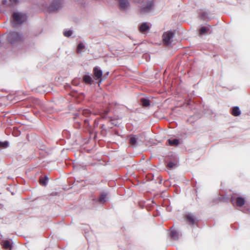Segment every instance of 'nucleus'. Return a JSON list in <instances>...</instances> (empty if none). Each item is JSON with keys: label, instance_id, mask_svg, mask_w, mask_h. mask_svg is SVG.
<instances>
[{"label": "nucleus", "instance_id": "obj_1", "mask_svg": "<svg viewBox=\"0 0 250 250\" xmlns=\"http://www.w3.org/2000/svg\"><path fill=\"white\" fill-rule=\"evenodd\" d=\"M14 20L12 22L13 26L16 27L17 25L21 24L25 22L27 19V15L21 12H14L13 14Z\"/></svg>", "mask_w": 250, "mask_h": 250}, {"label": "nucleus", "instance_id": "obj_2", "mask_svg": "<svg viewBox=\"0 0 250 250\" xmlns=\"http://www.w3.org/2000/svg\"><path fill=\"white\" fill-rule=\"evenodd\" d=\"M138 2L144 4L141 7L140 13L144 14L149 12L153 6V0H139Z\"/></svg>", "mask_w": 250, "mask_h": 250}, {"label": "nucleus", "instance_id": "obj_3", "mask_svg": "<svg viewBox=\"0 0 250 250\" xmlns=\"http://www.w3.org/2000/svg\"><path fill=\"white\" fill-rule=\"evenodd\" d=\"M22 38V34L16 31L10 32L7 36V40L11 44L21 41Z\"/></svg>", "mask_w": 250, "mask_h": 250}, {"label": "nucleus", "instance_id": "obj_4", "mask_svg": "<svg viewBox=\"0 0 250 250\" xmlns=\"http://www.w3.org/2000/svg\"><path fill=\"white\" fill-rule=\"evenodd\" d=\"M174 34L172 31L164 32L163 35V42L167 46L171 45Z\"/></svg>", "mask_w": 250, "mask_h": 250}, {"label": "nucleus", "instance_id": "obj_5", "mask_svg": "<svg viewBox=\"0 0 250 250\" xmlns=\"http://www.w3.org/2000/svg\"><path fill=\"white\" fill-rule=\"evenodd\" d=\"M61 7V3L59 0H54L48 7L49 12H54Z\"/></svg>", "mask_w": 250, "mask_h": 250}, {"label": "nucleus", "instance_id": "obj_6", "mask_svg": "<svg viewBox=\"0 0 250 250\" xmlns=\"http://www.w3.org/2000/svg\"><path fill=\"white\" fill-rule=\"evenodd\" d=\"M119 6L121 10H125L129 6L128 0H119Z\"/></svg>", "mask_w": 250, "mask_h": 250}, {"label": "nucleus", "instance_id": "obj_7", "mask_svg": "<svg viewBox=\"0 0 250 250\" xmlns=\"http://www.w3.org/2000/svg\"><path fill=\"white\" fill-rule=\"evenodd\" d=\"M93 73L96 79H100L103 75L102 70L99 69L97 67H95L93 69Z\"/></svg>", "mask_w": 250, "mask_h": 250}, {"label": "nucleus", "instance_id": "obj_8", "mask_svg": "<svg viewBox=\"0 0 250 250\" xmlns=\"http://www.w3.org/2000/svg\"><path fill=\"white\" fill-rule=\"evenodd\" d=\"M137 138L136 137V136L131 135L129 136V143L131 146H137Z\"/></svg>", "mask_w": 250, "mask_h": 250}, {"label": "nucleus", "instance_id": "obj_9", "mask_svg": "<svg viewBox=\"0 0 250 250\" xmlns=\"http://www.w3.org/2000/svg\"><path fill=\"white\" fill-rule=\"evenodd\" d=\"M186 218L190 225H193L195 222V218L192 214L189 213L186 215Z\"/></svg>", "mask_w": 250, "mask_h": 250}, {"label": "nucleus", "instance_id": "obj_10", "mask_svg": "<svg viewBox=\"0 0 250 250\" xmlns=\"http://www.w3.org/2000/svg\"><path fill=\"white\" fill-rule=\"evenodd\" d=\"M149 29V25L146 23H143L139 27V30L142 33H144Z\"/></svg>", "mask_w": 250, "mask_h": 250}, {"label": "nucleus", "instance_id": "obj_11", "mask_svg": "<svg viewBox=\"0 0 250 250\" xmlns=\"http://www.w3.org/2000/svg\"><path fill=\"white\" fill-rule=\"evenodd\" d=\"M3 247L6 250H11V245L9 240H4L1 242Z\"/></svg>", "mask_w": 250, "mask_h": 250}, {"label": "nucleus", "instance_id": "obj_12", "mask_svg": "<svg viewBox=\"0 0 250 250\" xmlns=\"http://www.w3.org/2000/svg\"><path fill=\"white\" fill-rule=\"evenodd\" d=\"M245 200L243 198L239 197L236 198V205L237 206L242 207L245 204Z\"/></svg>", "mask_w": 250, "mask_h": 250}, {"label": "nucleus", "instance_id": "obj_13", "mask_svg": "<svg viewBox=\"0 0 250 250\" xmlns=\"http://www.w3.org/2000/svg\"><path fill=\"white\" fill-rule=\"evenodd\" d=\"M231 114L234 116H238L241 114V111L238 106H235L232 109Z\"/></svg>", "mask_w": 250, "mask_h": 250}, {"label": "nucleus", "instance_id": "obj_14", "mask_svg": "<svg viewBox=\"0 0 250 250\" xmlns=\"http://www.w3.org/2000/svg\"><path fill=\"white\" fill-rule=\"evenodd\" d=\"M83 81L84 83L88 84H91L93 82L91 76L88 75L83 76Z\"/></svg>", "mask_w": 250, "mask_h": 250}, {"label": "nucleus", "instance_id": "obj_15", "mask_svg": "<svg viewBox=\"0 0 250 250\" xmlns=\"http://www.w3.org/2000/svg\"><path fill=\"white\" fill-rule=\"evenodd\" d=\"M168 142L169 145L171 146H177L179 144V141L177 139H169Z\"/></svg>", "mask_w": 250, "mask_h": 250}, {"label": "nucleus", "instance_id": "obj_16", "mask_svg": "<svg viewBox=\"0 0 250 250\" xmlns=\"http://www.w3.org/2000/svg\"><path fill=\"white\" fill-rule=\"evenodd\" d=\"M107 201V195L105 193H103L101 195L99 198V202L102 204H104Z\"/></svg>", "mask_w": 250, "mask_h": 250}, {"label": "nucleus", "instance_id": "obj_17", "mask_svg": "<svg viewBox=\"0 0 250 250\" xmlns=\"http://www.w3.org/2000/svg\"><path fill=\"white\" fill-rule=\"evenodd\" d=\"M85 48V45L83 42H80L78 44L77 52L78 53H81L83 52V50Z\"/></svg>", "mask_w": 250, "mask_h": 250}, {"label": "nucleus", "instance_id": "obj_18", "mask_svg": "<svg viewBox=\"0 0 250 250\" xmlns=\"http://www.w3.org/2000/svg\"><path fill=\"white\" fill-rule=\"evenodd\" d=\"M209 26H203L200 29V34L204 35L207 33L209 30Z\"/></svg>", "mask_w": 250, "mask_h": 250}, {"label": "nucleus", "instance_id": "obj_19", "mask_svg": "<svg viewBox=\"0 0 250 250\" xmlns=\"http://www.w3.org/2000/svg\"><path fill=\"white\" fill-rule=\"evenodd\" d=\"M141 102L142 105L145 107H147L150 105V102L148 100L145 98H142Z\"/></svg>", "mask_w": 250, "mask_h": 250}, {"label": "nucleus", "instance_id": "obj_20", "mask_svg": "<svg viewBox=\"0 0 250 250\" xmlns=\"http://www.w3.org/2000/svg\"><path fill=\"white\" fill-rule=\"evenodd\" d=\"M48 181V177L47 176H45L42 178H40V183L42 186H45L47 184Z\"/></svg>", "mask_w": 250, "mask_h": 250}, {"label": "nucleus", "instance_id": "obj_21", "mask_svg": "<svg viewBox=\"0 0 250 250\" xmlns=\"http://www.w3.org/2000/svg\"><path fill=\"white\" fill-rule=\"evenodd\" d=\"M170 236L174 240H177L179 238V234L176 230H171L170 233Z\"/></svg>", "mask_w": 250, "mask_h": 250}, {"label": "nucleus", "instance_id": "obj_22", "mask_svg": "<svg viewBox=\"0 0 250 250\" xmlns=\"http://www.w3.org/2000/svg\"><path fill=\"white\" fill-rule=\"evenodd\" d=\"M177 165V162L175 161H170L167 164V167L170 169L173 168Z\"/></svg>", "mask_w": 250, "mask_h": 250}, {"label": "nucleus", "instance_id": "obj_23", "mask_svg": "<svg viewBox=\"0 0 250 250\" xmlns=\"http://www.w3.org/2000/svg\"><path fill=\"white\" fill-rule=\"evenodd\" d=\"M72 34V30H66L63 32V35L64 36L69 37H70Z\"/></svg>", "mask_w": 250, "mask_h": 250}, {"label": "nucleus", "instance_id": "obj_24", "mask_svg": "<svg viewBox=\"0 0 250 250\" xmlns=\"http://www.w3.org/2000/svg\"><path fill=\"white\" fill-rule=\"evenodd\" d=\"M8 144L9 143L7 141L0 142V147L6 148L8 146Z\"/></svg>", "mask_w": 250, "mask_h": 250}, {"label": "nucleus", "instance_id": "obj_25", "mask_svg": "<svg viewBox=\"0 0 250 250\" xmlns=\"http://www.w3.org/2000/svg\"><path fill=\"white\" fill-rule=\"evenodd\" d=\"M19 2V0H9V6H13Z\"/></svg>", "mask_w": 250, "mask_h": 250}, {"label": "nucleus", "instance_id": "obj_26", "mask_svg": "<svg viewBox=\"0 0 250 250\" xmlns=\"http://www.w3.org/2000/svg\"><path fill=\"white\" fill-rule=\"evenodd\" d=\"M82 113L84 116L87 117L88 115L90 114V112L88 109H84L82 111Z\"/></svg>", "mask_w": 250, "mask_h": 250}, {"label": "nucleus", "instance_id": "obj_27", "mask_svg": "<svg viewBox=\"0 0 250 250\" xmlns=\"http://www.w3.org/2000/svg\"><path fill=\"white\" fill-rule=\"evenodd\" d=\"M201 15V19H203L204 20H206V16L207 15V13L205 12H202L200 14Z\"/></svg>", "mask_w": 250, "mask_h": 250}, {"label": "nucleus", "instance_id": "obj_28", "mask_svg": "<svg viewBox=\"0 0 250 250\" xmlns=\"http://www.w3.org/2000/svg\"><path fill=\"white\" fill-rule=\"evenodd\" d=\"M7 3V0H2V3L3 4V5H5Z\"/></svg>", "mask_w": 250, "mask_h": 250}, {"label": "nucleus", "instance_id": "obj_29", "mask_svg": "<svg viewBox=\"0 0 250 250\" xmlns=\"http://www.w3.org/2000/svg\"><path fill=\"white\" fill-rule=\"evenodd\" d=\"M84 121L85 123H86L88 122V119H85L84 120Z\"/></svg>", "mask_w": 250, "mask_h": 250}]
</instances>
